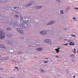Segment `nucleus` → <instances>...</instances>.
<instances>
[{"label":"nucleus","mask_w":78,"mask_h":78,"mask_svg":"<svg viewBox=\"0 0 78 78\" xmlns=\"http://www.w3.org/2000/svg\"><path fill=\"white\" fill-rule=\"evenodd\" d=\"M30 22V20H27L25 21L22 20H20V26L23 28H27L28 27V23Z\"/></svg>","instance_id":"1"},{"label":"nucleus","mask_w":78,"mask_h":78,"mask_svg":"<svg viewBox=\"0 0 78 78\" xmlns=\"http://www.w3.org/2000/svg\"><path fill=\"white\" fill-rule=\"evenodd\" d=\"M44 42L46 43H47L49 45H52V42H51V40L50 39H47L44 40Z\"/></svg>","instance_id":"2"},{"label":"nucleus","mask_w":78,"mask_h":78,"mask_svg":"<svg viewBox=\"0 0 78 78\" xmlns=\"http://www.w3.org/2000/svg\"><path fill=\"white\" fill-rule=\"evenodd\" d=\"M16 30L17 31H18L19 33H21L22 34H24V31L22 30V29L20 28H18L16 29Z\"/></svg>","instance_id":"3"},{"label":"nucleus","mask_w":78,"mask_h":78,"mask_svg":"<svg viewBox=\"0 0 78 78\" xmlns=\"http://www.w3.org/2000/svg\"><path fill=\"white\" fill-rule=\"evenodd\" d=\"M39 33L41 35H45L47 34V31L45 30H42Z\"/></svg>","instance_id":"4"},{"label":"nucleus","mask_w":78,"mask_h":78,"mask_svg":"<svg viewBox=\"0 0 78 78\" xmlns=\"http://www.w3.org/2000/svg\"><path fill=\"white\" fill-rule=\"evenodd\" d=\"M55 23V21L53 20H51L47 24V25H53Z\"/></svg>","instance_id":"5"},{"label":"nucleus","mask_w":78,"mask_h":78,"mask_svg":"<svg viewBox=\"0 0 78 78\" xmlns=\"http://www.w3.org/2000/svg\"><path fill=\"white\" fill-rule=\"evenodd\" d=\"M31 5H32V3L31 2H29L27 5H24V7H30Z\"/></svg>","instance_id":"6"},{"label":"nucleus","mask_w":78,"mask_h":78,"mask_svg":"<svg viewBox=\"0 0 78 78\" xmlns=\"http://www.w3.org/2000/svg\"><path fill=\"white\" fill-rule=\"evenodd\" d=\"M0 36L1 39H4L5 37V34H0Z\"/></svg>","instance_id":"7"},{"label":"nucleus","mask_w":78,"mask_h":78,"mask_svg":"<svg viewBox=\"0 0 78 78\" xmlns=\"http://www.w3.org/2000/svg\"><path fill=\"white\" fill-rule=\"evenodd\" d=\"M60 49V48L59 47H58V48H56L55 49V50L57 53H59L60 52V51H59Z\"/></svg>","instance_id":"8"},{"label":"nucleus","mask_w":78,"mask_h":78,"mask_svg":"<svg viewBox=\"0 0 78 78\" xmlns=\"http://www.w3.org/2000/svg\"><path fill=\"white\" fill-rule=\"evenodd\" d=\"M40 44V43L37 42L36 44H34L33 45V47H36L37 46H38Z\"/></svg>","instance_id":"9"},{"label":"nucleus","mask_w":78,"mask_h":78,"mask_svg":"<svg viewBox=\"0 0 78 78\" xmlns=\"http://www.w3.org/2000/svg\"><path fill=\"white\" fill-rule=\"evenodd\" d=\"M15 52V51L13 49H10L9 50V52L10 53H14Z\"/></svg>","instance_id":"10"},{"label":"nucleus","mask_w":78,"mask_h":78,"mask_svg":"<svg viewBox=\"0 0 78 78\" xmlns=\"http://www.w3.org/2000/svg\"><path fill=\"white\" fill-rule=\"evenodd\" d=\"M10 25H18L17 23H16L15 22H11L10 23Z\"/></svg>","instance_id":"11"},{"label":"nucleus","mask_w":78,"mask_h":78,"mask_svg":"<svg viewBox=\"0 0 78 78\" xmlns=\"http://www.w3.org/2000/svg\"><path fill=\"white\" fill-rule=\"evenodd\" d=\"M43 6H35V8L37 9H41V8H42Z\"/></svg>","instance_id":"12"},{"label":"nucleus","mask_w":78,"mask_h":78,"mask_svg":"<svg viewBox=\"0 0 78 78\" xmlns=\"http://www.w3.org/2000/svg\"><path fill=\"white\" fill-rule=\"evenodd\" d=\"M3 31H4V30H3L2 29H0V34H4Z\"/></svg>","instance_id":"13"},{"label":"nucleus","mask_w":78,"mask_h":78,"mask_svg":"<svg viewBox=\"0 0 78 78\" xmlns=\"http://www.w3.org/2000/svg\"><path fill=\"white\" fill-rule=\"evenodd\" d=\"M0 48H6V47H5V46L3 44H0Z\"/></svg>","instance_id":"14"},{"label":"nucleus","mask_w":78,"mask_h":78,"mask_svg":"<svg viewBox=\"0 0 78 78\" xmlns=\"http://www.w3.org/2000/svg\"><path fill=\"white\" fill-rule=\"evenodd\" d=\"M6 30H7V31H11L12 29L10 27H8L6 28Z\"/></svg>","instance_id":"15"},{"label":"nucleus","mask_w":78,"mask_h":78,"mask_svg":"<svg viewBox=\"0 0 78 78\" xmlns=\"http://www.w3.org/2000/svg\"><path fill=\"white\" fill-rule=\"evenodd\" d=\"M37 50L38 51H42L43 50V48H37Z\"/></svg>","instance_id":"16"},{"label":"nucleus","mask_w":78,"mask_h":78,"mask_svg":"<svg viewBox=\"0 0 78 78\" xmlns=\"http://www.w3.org/2000/svg\"><path fill=\"white\" fill-rule=\"evenodd\" d=\"M40 71L41 73H45V70H43L42 69H40Z\"/></svg>","instance_id":"17"},{"label":"nucleus","mask_w":78,"mask_h":78,"mask_svg":"<svg viewBox=\"0 0 78 78\" xmlns=\"http://www.w3.org/2000/svg\"><path fill=\"white\" fill-rule=\"evenodd\" d=\"M73 42H71L70 43H69V45H75V43H73Z\"/></svg>","instance_id":"18"},{"label":"nucleus","mask_w":78,"mask_h":78,"mask_svg":"<svg viewBox=\"0 0 78 78\" xmlns=\"http://www.w3.org/2000/svg\"><path fill=\"white\" fill-rule=\"evenodd\" d=\"M70 57H72L73 58H75V55L74 54H71L70 56Z\"/></svg>","instance_id":"19"},{"label":"nucleus","mask_w":78,"mask_h":78,"mask_svg":"<svg viewBox=\"0 0 78 78\" xmlns=\"http://www.w3.org/2000/svg\"><path fill=\"white\" fill-rule=\"evenodd\" d=\"M6 36H7V37H11L12 35L10 34H7L6 35Z\"/></svg>","instance_id":"20"},{"label":"nucleus","mask_w":78,"mask_h":78,"mask_svg":"<svg viewBox=\"0 0 78 78\" xmlns=\"http://www.w3.org/2000/svg\"><path fill=\"white\" fill-rule=\"evenodd\" d=\"M71 61L72 63H75V61L74 59H71Z\"/></svg>","instance_id":"21"},{"label":"nucleus","mask_w":78,"mask_h":78,"mask_svg":"<svg viewBox=\"0 0 78 78\" xmlns=\"http://www.w3.org/2000/svg\"><path fill=\"white\" fill-rule=\"evenodd\" d=\"M19 17V16L18 15H16L14 16V17L15 18H16V19H17L18 18V17Z\"/></svg>","instance_id":"22"},{"label":"nucleus","mask_w":78,"mask_h":78,"mask_svg":"<svg viewBox=\"0 0 78 78\" xmlns=\"http://www.w3.org/2000/svg\"><path fill=\"white\" fill-rule=\"evenodd\" d=\"M73 19L74 21H76V20H77V19L75 17H73Z\"/></svg>","instance_id":"23"},{"label":"nucleus","mask_w":78,"mask_h":78,"mask_svg":"<svg viewBox=\"0 0 78 78\" xmlns=\"http://www.w3.org/2000/svg\"><path fill=\"white\" fill-rule=\"evenodd\" d=\"M56 2L58 3H61V0H55Z\"/></svg>","instance_id":"24"},{"label":"nucleus","mask_w":78,"mask_h":78,"mask_svg":"<svg viewBox=\"0 0 78 78\" xmlns=\"http://www.w3.org/2000/svg\"><path fill=\"white\" fill-rule=\"evenodd\" d=\"M23 41H24V42H26L27 41H28V39H27V38H23Z\"/></svg>","instance_id":"25"},{"label":"nucleus","mask_w":78,"mask_h":78,"mask_svg":"<svg viewBox=\"0 0 78 78\" xmlns=\"http://www.w3.org/2000/svg\"><path fill=\"white\" fill-rule=\"evenodd\" d=\"M6 43L8 44H11V42L9 41L8 40L6 41Z\"/></svg>","instance_id":"26"},{"label":"nucleus","mask_w":78,"mask_h":78,"mask_svg":"<svg viewBox=\"0 0 78 78\" xmlns=\"http://www.w3.org/2000/svg\"><path fill=\"white\" fill-rule=\"evenodd\" d=\"M64 11H63V10H61L60 11V14H64Z\"/></svg>","instance_id":"27"},{"label":"nucleus","mask_w":78,"mask_h":78,"mask_svg":"<svg viewBox=\"0 0 78 78\" xmlns=\"http://www.w3.org/2000/svg\"><path fill=\"white\" fill-rule=\"evenodd\" d=\"M1 60L2 61H3V60H5V57H2L1 58Z\"/></svg>","instance_id":"28"},{"label":"nucleus","mask_w":78,"mask_h":78,"mask_svg":"<svg viewBox=\"0 0 78 78\" xmlns=\"http://www.w3.org/2000/svg\"><path fill=\"white\" fill-rule=\"evenodd\" d=\"M73 52H74V54H76V49L74 48V51H73Z\"/></svg>","instance_id":"29"},{"label":"nucleus","mask_w":78,"mask_h":78,"mask_svg":"<svg viewBox=\"0 0 78 78\" xmlns=\"http://www.w3.org/2000/svg\"><path fill=\"white\" fill-rule=\"evenodd\" d=\"M5 59H9V58L8 57H5Z\"/></svg>","instance_id":"30"},{"label":"nucleus","mask_w":78,"mask_h":78,"mask_svg":"<svg viewBox=\"0 0 78 78\" xmlns=\"http://www.w3.org/2000/svg\"><path fill=\"white\" fill-rule=\"evenodd\" d=\"M68 42H69V43H70L72 42V40H68Z\"/></svg>","instance_id":"31"},{"label":"nucleus","mask_w":78,"mask_h":78,"mask_svg":"<svg viewBox=\"0 0 78 78\" xmlns=\"http://www.w3.org/2000/svg\"><path fill=\"white\" fill-rule=\"evenodd\" d=\"M18 54L19 55H20L21 54H22V52L21 51H20L18 52Z\"/></svg>","instance_id":"32"},{"label":"nucleus","mask_w":78,"mask_h":78,"mask_svg":"<svg viewBox=\"0 0 78 78\" xmlns=\"http://www.w3.org/2000/svg\"><path fill=\"white\" fill-rule=\"evenodd\" d=\"M14 69H17V70L18 69H19V67H14Z\"/></svg>","instance_id":"33"},{"label":"nucleus","mask_w":78,"mask_h":78,"mask_svg":"<svg viewBox=\"0 0 78 78\" xmlns=\"http://www.w3.org/2000/svg\"><path fill=\"white\" fill-rule=\"evenodd\" d=\"M68 44H69V43L63 44V45H66V46H67V45H68Z\"/></svg>","instance_id":"34"},{"label":"nucleus","mask_w":78,"mask_h":78,"mask_svg":"<svg viewBox=\"0 0 78 78\" xmlns=\"http://www.w3.org/2000/svg\"><path fill=\"white\" fill-rule=\"evenodd\" d=\"M71 36H74L75 37H76V36L75 35H71Z\"/></svg>","instance_id":"35"},{"label":"nucleus","mask_w":78,"mask_h":78,"mask_svg":"<svg viewBox=\"0 0 78 78\" xmlns=\"http://www.w3.org/2000/svg\"><path fill=\"white\" fill-rule=\"evenodd\" d=\"M56 58H59V56L58 55H55V56Z\"/></svg>","instance_id":"36"},{"label":"nucleus","mask_w":78,"mask_h":78,"mask_svg":"<svg viewBox=\"0 0 78 78\" xmlns=\"http://www.w3.org/2000/svg\"><path fill=\"white\" fill-rule=\"evenodd\" d=\"M48 61H44V63H48Z\"/></svg>","instance_id":"37"},{"label":"nucleus","mask_w":78,"mask_h":78,"mask_svg":"<svg viewBox=\"0 0 78 78\" xmlns=\"http://www.w3.org/2000/svg\"><path fill=\"white\" fill-rule=\"evenodd\" d=\"M59 39L60 40H62V38L61 37H60L59 38Z\"/></svg>","instance_id":"38"},{"label":"nucleus","mask_w":78,"mask_h":78,"mask_svg":"<svg viewBox=\"0 0 78 78\" xmlns=\"http://www.w3.org/2000/svg\"><path fill=\"white\" fill-rule=\"evenodd\" d=\"M70 8V7H68L67 8V9H68V10H69V9Z\"/></svg>","instance_id":"39"},{"label":"nucleus","mask_w":78,"mask_h":78,"mask_svg":"<svg viewBox=\"0 0 78 78\" xmlns=\"http://www.w3.org/2000/svg\"><path fill=\"white\" fill-rule=\"evenodd\" d=\"M13 8L14 9H17V7H13Z\"/></svg>","instance_id":"40"},{"label":"nucleus","mask_w":78,"mask_h":78,"mask_svg":"<svg viewBox=\"0 0 78 78\" xmlns=\"http://www.w3.org/2000/svg\"><path fill=\"white\" fill-rule=\"evenodd\" d=\"M67 39H64V41H65V42H66V41H67Z\"/></svg>","instance_id":"41"},{"label":"nucleus","mask_w":78,"mask_h":78,"mask_svg":"<svg viewBox=\"0 0 78 78\" xmlns=\"http://www.w3.org/2000/svg\"><path fill=\"white\" fill-rule=\"evenodd\" d=\"M75 9H77V10H78V8H75Z\"/></svg>","instance_id":"42"},{"label":"nucleus","mask_w":78,"mask_h":78,"mask_svg":"<svg viewBox=\"0 0 78 78\" xmlns=\"http://www.w3.org/2000/svg\"><path fill=\"white\" fill-rule=\"evenodd\" d=\"M45 59H49V58H45Z\"/></svg>","instance_id":"43"},{"label":"nucleus","mask_w":78,"mask_h":78,"mask_svg":"<svg viewBox=\"0 0 78 78\" xmlns=\"http://www.w3.org/2000/svg\"><path fill=\"white\" fill-rule=\"evenodd\" d=\"M75 77H76L75 76H73V78H75Z\"/></svg>","instance_id":"44"},{"label":"nucleus","mask_w":78,"mask_h":78,"mask_svg":"<svg viewBox=\"0 0 78 78\" xmlns=\"http://www.w3.org/2000/svg\"><path fill=\"white\" fill-rule=\"evenodd\" d=\"M14 70H16V69H14Z\"/></svg>","instance_id":"45"},{"label":"nucleus","mask_w":78,"mask_h":78,"mask_svg":"<svg viewBox=\"0 0 78 78\" xmlns=\"http://www.w3.org/2000/svg\"><path fill=\"white\" fill-rule=\"evenodd\" d=\"M0 78H2V77H1V76H0Z\"/></svg>","instance_id":"46"},{"label":"nucleus","mask_w":78,"mask_h":78,"mask_svg":"<svg viewBox=\"0 0 78 78\" xmlns=\"http://www.w3.org/2000/svg\"><path fill=\"white\" fill-rule=\"evenodd\" d=\"M67 30V29H65V30Z\"/></svg>","instance_id":"47"},{"label":"nucleus","mask_w":78,"mask_h":78,"mask_svg":"<svg viewBox=\"0 0 78 78\" xmlns=\"http://www.w3.org/2000/svg\"><path fill=\"white\" fill-rule=\"evenodd\" d=\"M73 42H74V41H73Z\"/></svg>","instance_id":"48"}]
</instances>
